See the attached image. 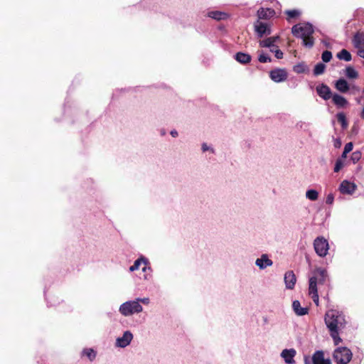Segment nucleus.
<instances>
[{"label": "nucleus", "instance_id": "1", "mask_svg": "<svg viewBox=\"0 0 364 364\" xmlns=\"http://www.w3.org/2000/svg\"><path fill=\"white\" fill-rule=\"evenodd\" d=\"M314 32L313 26L309 23H298L291 28L292 34L296 38H301L303 46L309 48L314 45Z\"/></svg>", "mask_w": 364, "mask_h": 364}, {"label": "nucleus", "instance_id": "2", "mask_svg": "<svg viewBox=\"0 0 364 364\" xmlns=\"http://www.w3.org/2000/svg\"><path fill=\"white\" fill-rule=\"evenodd\" d=\"M325 323L329 331L335 329L341 331L344 328L346 321L342 312L337 310H329L325 315Z\"/></svg>", "mask_w": 364, "mask_h": 364}, {"label": "nucleus", "instance_id": "3", "mask_svg": "<svg viewBox=\"0 0 364 364\" xmlns=\"http://www.w3.org/2000/svg\"><path fill=\"white\" fill-rule=\"evenodd\" d=\"M329 282L327 270L321 267L316 268L312 272V276L309 278V288L317 289V284L328 285Z\"/></svg>", "mask_w": 364, "mask_h": 364}, {"label": "nucleus", "instance_id": "4", "mask_svg": "<svg viewBox=\"0 0 364 364\" xmlns=\"http://www.w3.org/2000/svg\"><path fill=\"white\" fill-rule=\"evenodd\" d=\"M142 311V306L135 299L124 302L119 309V311L124 316H130L134 314L141 313Z\"/></svg>", "mask_w": 364, "mask_h": 364}, {"label": "nucleus", "instance_id": "5", "mask_svg": "<svg viewBox=\"0 0 364 364\" xmlns=\"http://www.w3.org/2000/svg\"><path fill=\"white\" fill-rule=\"evenodd\" d=\"M352 355L350 350L346 347L337 348L333 352V358L337 364H348Z\"/></svg>", "mask_w": 364, "mask_h": 364}, {"label": "nucleus", "instance_id": "6", "mask_svg": "<svg viewBox=\"0 0 364 364\" xmlns=\"http://www.w3.org/2000/svg\"><path fill=\"white\" fill-rule=\"evenodd\" d=\"M314 247L316 254L323 257L328 251L329 246L328 241L323 237H318L314 240Z\"/></svg>", "mask_w": 364, "mask_h": 364}, {"label": "nucleus", "instance_id": "7", "mask_svg": "<svg viewBox=\"0 0 364 364\" xmlns=\"http://www.w3.org/2000/svg\"><path fill=\"white\" fill-rule=\"evenodd\" d=\"M133 339V334L130 331L124 332L122 337H118L116 339L115 346L119 348H125L130 344Z\"/></svg>", "mask_w": 364, "mask_h": 364}, {"label": "nucleus", "instance_id": "8", "mask_svg": "<svg viewBox=\"0 0 364 364\" xmlns=\"http://www.w3.org/2000/svg\"><path fill=\"white\" fill-rule=\"evenodd\" d=\"M270 78L275 82H284L287 78V73L284 69H274L269 73Z\"/></svg>", "mask_w": 364, "mask_h": 364}, {"label": "nucleus", "instance_id": "9", "mask_svg": "<svg viewBox=\"0 0 364 364\" xmlns=\"http://www.w3.org/2000/svg\"><path fill=\"white\" fill-rule=\"evenodd\" d=\"M296 355V350L294 348L284 349L280 356L286 364H295L294 357Z\"/></svg>", "mask_w": 364, "mask_h": 364}, {"label": "nucleus", "instance_id": "10", "mask_svg": "<svg viewBox=\"0 0 364 364\" xmlns=\"http://www.w3.org/2000/svg\"><path fill=\"white\" fill-rule=\"evenodd\" d=\"M255 30L259 38L271 33L269 26L267 23L259 21V20L255 23Z\"/></svg>", "mask_w": 364, "mask_h": 364}, {"label": "nucleus", "instance_id": "11", "mask_svg": "<svg viewBox=\"0 0 364 364\" xmlns=\"http://www.w3.org/2000/svg\"><path fill=\"white\" fill-rule=\"evenodd\" d=\"M356 188L357 186L354 183H351L347 180L343 181L339 186V191L343 194L352 195Z\"/></svg>", "mask_w": 364, "mask_h": 364}, {"label": "nucleus", "instance_id": "12", "mask_svg": "<svg viewBox=\"0 0 364 364\" xmlns=\"http://www.w3.org/2000/svg\"><path fill=\"white\" fill-rule=\"evenodd\" d=\"M285 287L287 289H293L296 282V277L293 271H287L284 277Z\"/></svg>", "mask_w": 364, "mask_h": 364}, {"label": "nucleus", "instance_id": "13", "mask_svg": "<svg viewBox=\"0 0 364 364\" xmlns=\"http://www.w3.org/2000/svg\"><path fill=\"white\" fill-rule=\"evenodd\" d=\"M316 92L317 94L325 100H329L333 96L331 89L325 84L317 86Z\"/></svg>", "mask_w": 364, "mask_h": 364}, {"label": "nucleus", "instance_id": "14", "mask_svg": "<svg viewBox=\"0 0 364 364\" xmlns=\"http://www.w3.org/2000/svg\"><path fill=\"white\" fill-rule=\"evenodd\" d=\"M255 264L260 269H264L267 267H271L273 264V262L268 257L267 255L263 254L259 258L256 259Z\"/></svg>", "mask_w": 364, "mask_h": 364}, {"label": "nucleus", "instance_id": "15", "mask_svg": "<svg viewBox=\"0 0 364 364\" xmlns=\"http://www.w3.org/2000/svg\"><path fill=\"white\" fill-rule=\"evenodd\" d=\"M313 364H331L328 359H324L323 352L321 350L316 351L312 356Z\"/></svg>", "mask_w": 364, "mask_h": 364}, {"label": "nucleus", "instance_id": "16", "mask_svg": "<svg viewBox=\"0 0 364 364\" xmlns=\"http://www.w3.org/2000/svg\"><path fill=\"white\" fill-rule=\"evenodd\" d=\"M331 98L338 108H344L348 105L347 100L338 94H333Z\"/></svg>", "mask_w": 364, "mask_h": 364}, {"label": "nucleus", "instance_id": "17", "mask_svg": "<svg viewBox=\"0 0 364 364\" xmlns=\"http://www.w3.org/2000/svg\"><path fill=\"white\" fill-rule=\"evenodd\" d=\"M207 16L217 21L225 20L228 18L227 13L220 11H210L208 12Z\"/></svg>", "mask_w": 364, "mask_h": 364}, {"label": "nucleus", "instance_id": "18", "mask_svg": "<svg viewBox=\"0 0 364 364\" xmlns=\"http://www.w3.org/2000/svg\"><path fill=\"white\" fill-rule=\"evenodd\" d=\"M353 43L354 46L358 49L364 48V33L360 32L356 33L353 36Z\"/></svg>", "mask_w": 364, "mask_h": 364}, {"label": "nucleus", "instance_id": "19", "mask_svg": "<svg viewBox=\"0 0 364 364\" xmlns=\"http://www.w3.org/2000/svg\"><path fill=\"white\" fill-rule=\"evenodd\" d=\"M335 87L342 93H346L350 89V86L347 81L343 78H341L336 82Z\"/></svg>", "mask_w": 364, "mask_h": 364}, {"label": "nucleus", "instance_id": "20", "mask_svg": "<svg viewBox=\"0 0 364 364\" xmlns=\"http://www.w3.org/2000/svg\"><path fill=\"white\" fill-rule=\"evenodd\" d=\"M292 308L295 314L298 316H304L308 314V309L301 307V304L298 300L293 301Z\"/></svg>", "mask_w": 364, "mask_h": 364}, {"label": "nucleus", "instance_id": "21", "mask_svg": "<svg viewBox=\"0 0 364 364\" xmlns=\"http://www.w3.org/2000/svg\"><path fill=\"white\" fill-rule=\"evenodd\" d=\"M275 11L272 9H264L261 8L257 11V16L259 19H267L273 16Z\"/></svg>", "mask_w": 364, "mask_h": 364}, {"label": "nucleus", "instance_id": "22", "mask_svg": "<svg viewBox=\"0 0 364 364\" xmlns=\"http://www.w3.org/2000/svg\"><path fill=\"white\" fill-rule=\"evenodd\" d=\"M235 59L241 64H247L251 61L252 58L247 53L238 52L235 54Z\"/></svg>", "mask_w": 364, "mask_h": 364}, {"label": "nucleus", "instance_id": "23", "mask_svg": "<svg viewBox=\"0 0 364 364\" xmlns=\"http://www.w3.org/2000/svg\"><path fill=\"white\" fill-rule=\"evenodd\" d=\"M279 38L278 36H273L267 38L264 40L259 41V46L262 48H272V47H277L274 45V43L277 41V40Z\"/></svg>", "mask_w": 364, "mask_h": 364}, {"label": "nucleus", "instance_id": "24", "mask_svg": "<svg viewBox=\"0 0 364 364\" xmlns=\"http://www.w3.org/2000/svg\"><path fill=\"white\" fill-rule=\"evenodd\" d=\"M336 56L339 60H343L346 62H349L352 59L351 54L346 49H342L337 53Z\"/></svg>", "mask_w": 364, "mask_h": 364}, {"label": "nucleus", "instance_id": "25", "mask_svg": "<svg viewBox=\"0 0 364 364\" xmlns=\"http://www.w3.org/2000/svg\"><path fill=\"white\" fill-rule=\"evenodd\" d=\"M144 263L145 264H147V260L146 259L144 258V257H141V258H139L137 259H136L134 262V264L132 265L130 267H129V271L130 272H134L136 269H138L139 268V266L141 265V263Z\"/></svg>", "mask_w": 364, "mask_h": 364}, {"label": "nucleus", "instance_id": "26", "mask_svg": "<svg viewBox=\"0 0 364 364\" xmlns=\"http://www.w3.org/2000/svg\"><path fill=\"white\" fill-rule=\"evenodd\" d=\"M336 118L338 122L341 124L343 129H346L348 127V124L343 112H338L336 114Z\"/></svg>", "mask_w": 364, "mask_h": 364}, {"label": "nucleus", "instance_id": "27", "mask_svg": "<svg viewBox=\"0 0 364 364\" xmlns=\"http://www.w3.org/2000/svg\"><path fill=\"white\" fill-rule=\"evenodd\" d=\"M82 354L87 356L90 361H92L96 358V352L92 348H85Z\"/></svg>", "mask_w": 364, "mask_h": 364}, {"label": "nucleus", "instance_id": "28", "mask_svg": "<svg viewBox=\"0 0 364 364\" xmlns=\"http://www.w3.org/2000/svg\"><path fill=\"white\" fill-rule=\"evenodd\" d=\"M329 332L331 338L333 340L334 344L338 346L342 341V339L339 336L340 331H337L333 328L332 331H329Z\"/></svg>", "mask_w": 364, "mask_h": 364}, {"label": "nucleus", "instance_id": "29", "mask_svg": "<svg viewBox=\"0 0 364 364\" xmlns=\"http://www.w3.org/2000/svg\"><path fill=\"white\" fill-rule=\"evenodd\" d=\"M326 65L322 63H317L314 69V75L316 76L323 74L325 71Z\"/></svg>", "mask_w": 364, "mask_h": 364}, {"label": "nucleus", "instance_id": "30", "mask_svg": "<svg viewBox=\"0 0 364 364\" xmlns=\"http://www.w3.org/2000/svg\"><path fill=\"white\" fill-rule=\"evenodd\" d=\"M309 294L311 296V299H313L314 302L316 304V305H318V289H314L309 288Z\"/></svg>", "mask_w": 364, "mask_h": 364}, {"label": "nucleus", "instance_id": "31", "mask_svg": "<svg viewBox=\"0 0 364 364\" xmlns=\"http://www.w3.org/2000/svg\"><path fill=\"white\" fill-rule=\"evenodd\" d=\"M306 197L310 200H316L318 198V193L314 189L308 190L306 192Z\"/></svg>", "mask_w": 364, "mask_h": 364}, {"label": "nucleus", "instance_id": "32", "mask_svg": "<svg viewBox=\"0 0 364 364\" xmlns=\"http://www.w3.org/2000/svg\"><path fill=\"white\" fill-rule=\"evenodd\" d=\"M346 75L348 78L355 79L358 77V74L353 68H352L351 66H348L346 69Z\"/></svg>", "mask_w": 364, "mask_h": 364}, {"label": "nucleus", "instance_id": "33", "mask_svg": "<svg viewBox=\"0 0 364 364\" xmlns=\"http://www.w3.org/2000/svg\"><path fill=\"white\" fill-rule=\"evenodd\" d=\"M258 53H259V56H258L259 62H260L262 63H265L272 61V58L269 55L265 54L264 53V51L259 50V51H258Z\"/></svg>", "mask_w": 364, "mask_h": 364}, {"label": "nucleus", "instance_id": "34", "mask_svg": "<svg viewBox=\"0 0 364 364\" xmlns=\"http://www.w3.org/2000/svg\"><path fill=\"white\" fill-rule=\"evenodd\" d=\"M285 14L288 16L287 20L289 21V18L298 17L301 13L299 11L294 9V10H287L285 11Z\"/></svg>", "mask_w": 364, "mask_h": 364}, {"label": "nucleus", "instance_id": "35", "mask_svg": "<svg viewBox=\"0 0 364 364\" xmlns=\"http://www.w3.org/2000/svg\"><path fill=\"white\" fill-rule=\"evenodd\" d=\"M332 58V53L331 51L325 50L323 52L321 55V59L323 62L328 63L329 62Z\"/></svg>", "mask_w": 364, "mask_h": 364}, {"label": "nucleus", "instance_id": "36", "mask_svg": "<svg viewBox=\"0 0 364 364\" xmlns=\"http://www.w3.org/2000/svg\"><path fill=\"white\" fill-rule=\"evenodd\" d=\"M293 70L296 73H302L305 72L306 66L303 63H299L294 65Z\"/></svg>", "mask_w": 364, "mask_h": 364}, {"label": "nucleus", "instance_id": "37", "mask_svg": "<svg viewBox=\"0 0 364 364\" xmlns=\"http://www.w3.org/2000/svg\"><path fill=\"white\" fill-rule=\"evenodd\" d=\"M361 158V152L360 151H354L351 155V160L354 164L358 162Z\"/></svg>", "mask_w": 364, "mask_h": 364}, {"label": "nucleus", "instance_id": "38", "mask_svg": "<svg viewBox=\"0 0 364 364\" xmlns=\"http://www.w3.org/2000/svg\"><path fill=\"white\" fill-rule=\"evenodd\" d=\"M343 164L341 159H338L334 166V172H338L343 167Z\"/></svg>", "mask_w": 364, "mask_h": 364}, {"label": "nucleus", "instance_id": "39", "mask_svg": "<svg viewBox=\"0 0 364 364\" xmlns=\"http://www.w3.org/2000/svg\"><path fill=\"white\" fill-rule=\"evenodd\" d=\"M333 200H334V196H333V194H332V193H329V194L327 196V197H326V203L327 204L331 205V204H333Z\"/></svg>", "mask_w": 364, "mask_h": 364}, {"label": "nucleus", "instance_id": "40", "mask_svg": "<svg viewBox=\"0 0 364 364\" xmlns=\"http://www.w3.org/2000/svg\"><path fill=\"white\" fill-rule=\"evenodd\" d=\"M135 300L137 301L139 304H140V302H141L144 304H149V301H150V300L148 297L136 298Z\"/></svg>", "mask_w": 364, "mask_h": 364}, {"label": "nucleus", "instance_id": "41", "mask_svg": "<svg viewBox=\"0 0 364 364\" xmlns=\"http://www.w3.org/2000/svg\"><path fill=\"white\" fill-rule=\"evenodd\" d=\"M353 144L352 142H348L347 143L346 145H345V147H344V151H346V152H350L353 149Z\"/></svg>", "mask_w": 364, "mask_h": 364}, {"label": "nucleus", "instance_id": "42", "mask_svg": "<svg viewBox=\"0 0 364 364\" xmlns=\"http://www.w3.org/2000/svg\"><path fill=\"white\" fill-rule=\"evenodd\" d=\"M275 57L277 58V59H282L283 58V53L281 50L279 49H276L275 50Z\"/></svg>", "mask_w": 364, "mask_h": 364}, {"label": "nucleus", "instance_id": "43", "mask_svg": "<svg viewBox=\"0 0 364 364\" xmlns=\"http://www.w3.org/2000/svg\"><path fill=\"white\" fill-rule=\"evenodd\" d=\"M322 43L328 48H331V43L326 41V40H323L322 41Z\"/></svg>", "mask_w": 364, "mask_h": 364}, {"label": "nucleus", "instance_id": "44", "mask_svg": "<svg viewBox=\"0 0 364 364\" xmlns=\"http://www.w3.org/2000/svg\"><path fill=\"white\" fill-rule=\"evenodd\" d=\"M341 145V141L340 139H336L334 142V146L336 148H339Z\"/></svg>", "mask_w": 364, "mask_h": 364}, {"label": "nucleus", "instance_id": "45", "mask_svg": "<svg viewBox=\"0 0 364 364\" xmlns=\"http://www.w3.org/2000/svg\"><path fill=\"white\" fill-rule=\"evenodd\" d=\"M358 55L364 59V49L360 48L358 52Z\"/></svg>", "mask_w": 364, "mask_h": 364}, {"label": "nucleus", "instance_id": "46", "mask_svg": "<svg viewBox=\"0 0 364 364\" xmlns=\"http://www.w3.org/2000/svg\"><path fill=\"white\" fill-rule=\"evenodd\" d=\"M170 134L173 137H176L178 136V132L175 129L171 131Z\"/></svg>", "mask_w": 364, "mask_h": 364}, {"label": "nucleus", "instance_id": "47", "mask_svg": "<svg viewBox=\"0 0 364 364\" xmlns=\"http://www.w3.org/2000/svg\"><path fill=\"white\" fill-rule=\"evenodd\" d=\"M205 150H206V151H210L211 153L214 152L213 149L212 148H210V147H208L207 146H206Z\"/></svg>", "mask_w": 364, "mask_h": 364}, {"label": "nucleus", "instance_id": "48", "mask_svg": "<svg viewBox=\"0 0 364 364\" xmlns=\"http://www.w3.org/2000/svg\"><path fill=\"white\" fill-rule=\"evenodd\" d=\"M270 48V51L272 52V53H275V50L278 49L277 46V47H272V48Z\"/></svg>", "mask_w": 364, "mask_h": 364}, {"label": "nucleus", "instance_id": "49", "mask_svg": "<svg viewBox=\"0 0 364 364\" xmlns=\"http://www.w3.org/2000/svg\"><path fill=\"white\" fill-rule=\"evenodd\" d=\"M348 154V152H346V151L343 150V154H342V157L346 158Z\"/></svg>", "mask_w": 364, "mask_h": 364}, {"label": "nucleus", "instance_id": "50", "mask_svg": "<svg viewBox=\"0 0 364 364\" xmlns=\"http://www.w3.org/2000/svg\"><path fill=\"white\" fill-rule=\"evenodd\" d=\"M201 150L203 152H205V142L201 144Z\"/></svg>", "mask_w": 364, "mask_h": 364}, {"label": "nucleus", "instance_id": "51", "mask_svg": "<svg viewBox=\"0 0 364 364\" xmlns=\"http://www.w3.org/2000/svg\"><path fill=\"white\" fill-rule=\"evenodd\" d=\"M352 89H353L355 91H359L360 90V88L358 87H356V86H353Z\"/></svg>", "mask_w": 364, "mask_h": 364}, {"label": "nucleus", "instance_id": "52", "mask_svg": "<svg viewBox=\"0 0 364 364\" xmlns=\"http://www.w3.org/2000/svg\"><path fill=\"white\" fill-rule=\"evenodd\" d=\"M361 117L363 119H364V107H363V109L362 112H361Z\"/></svg>", "mask_w": 364, "mask_h": 364}, {"label": "nucleus", "instance_id": "53", "mask_svg": "<svg viewBox=\"0 0 364 364\" xmlns=\"http://www.w3.org/2000/svg\"><path fill=\"white\" fill-rule=\"evenodd\" d=\"M142 270L144 272L146 270V267H144Z\"/></svg>", "mask_w": 364, "mask_h": 364}, {"label": "nucleus", "instance_id": "54", "mask_svg": "<svg viewBox=\"0 0 364 364\" xmlns=\"http://www.w3.org/2000/svg\"><path fill=\"white\" fill-rule=\"evenodd\" d=\"M305 363L307 364V358L305 359Z\"/></svg>", "mask_w": 364, "mask_h": 364}]
</instances>
